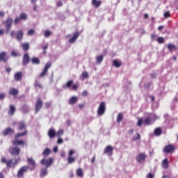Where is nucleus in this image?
<instances>
[{"label":"nucleus","instance_id":"864d4df0","mask_svg":"<svg viewBox=\"0 0 178 178\" xmlns=\"http://www.w3.org/2000/svg\"><path fill=\"white\" fill-rule=\"evenodd\" d=\"M51 106H52V104L51 102L45 103V108H51Z\"/></svg>","mask_w":178,"mask_h":178},{"label":"nucleus","instance_id":"8fccbe9b","mask_svg":"<svg viewBox=\"0 0 178 178\" xmlns=\"http://www.w3.org/2000/svg\"><path fill=\"white\" fill-rule=\"evenodd\" d=\"M35 31L34 29H31L28 31V35H34Z\"/></svg>","mask_w":178,"mask_h":178},{"label":"nucleus","instance_id":"5fc2aeb1","mask_svg":"<svg viewBox=\"0 0 178 178\" xmlns=\"http://www.w3.org/2000/svg\"><path fill=\"white\" fill-rule=\"evenodd\" d=\"M35 86L38 87L39 88H42V86H41V83H40V82H35Z\"/></svg>","mask_w":178,"mask_h":178},{"label":"nucleus","instance_id":"e2e57ef3","mask_svg":"<svg viewBox=\"0 0 178 178\" xmlns=\"http://www.w3.org/2000/svg\"><path fill=\"white\" fill-rule=\"evenodd\" d=\"M147 177H149V178H154V175L152 173H149L147 175Z\"/></svg>","mask_w":178,"mask_h":178},{"label":"nucleus","instance_id":"c03bdc74","mask_svg":"<svg viewBox=\"0 0 178 178\" xmlns=\"http://www.w3.org/2000/svg\"><path fill=\"white\" fill-rule=\"evenodd\" d=\"M51 34H52V32H51V31H45L44 33V36L46 38H48V37H49V35H51Z\"/></svg>","mask_w":178,"mask_h":178},{"label":"nucleus","instance_id":"39448f33","mask_svg":"<svg viewBox=\"0 0 178 178\" xmlns=\"http://www.w3.org/2000/svg\"><path fill=\"white\" fill-rule=\"evenodd\" d=\"M146 158L147 154L145 153H140L136 156V159L138 163H141V162L145 161Z\"/></svg>","mask_w":178,"mask_h":178},{"label":"nucleus","instance_id":"a18cd8bd","mask_svg":"<svg viewBox=\"0 0 178 178\" xmlns=\"http://www.w3.org/2000/svg\"><path fill=\"white\" fill-rule=\"evenodd\" d=\"M157 42H159V44H163L165 42V39L162 37H159L157 38Z\"/></svg>","mask_w":178,"mask_h":178},{"label":"nucleus","instance_id":"37998d69","mask_svg":"<svg viewBox=\"0 0 178 178\" xmlns=\"http://www.w3.org/2000/svg\"><path fill=\"white\" fill-rule=\"evenodd\" d=\"M145 124H149L151 123V117H147L144 120Z\"/></svg>","mask_w":178,"mask_h":178},{"label":"nucleus","instance_id":"20e7f679","mask_svg":"<svg viewBox=\"0 0 178 178\" xmlns=\"http://www.w3.org/2000/svg\"><path fill=\"white\" fill-rule=\"evenodd\" d=\"M40 163L41 165H44L46 166V168H48L52 165V163H54V159L52 157L49 158V159H43L41 160Z\"/></svg>","mask_w":178,"mask_h":178},{"label":"nucleus","instance_id":"b1692460","mask_svg":"<svg viewBox=\"0 0 178 178\" xmlns=\"http://www.w3.org/2000/svg\"><path fill=\"white\" fill-rule=\"evenodd\" d=\"M21 111L23 113H27L30 112V107L26 104H24L21 107Z\"/></svg>","mask_w":178,"mask_h":178},{"label":"nucleus","instance_id":"3c124183","mask_svg":"<svg viewBox=\"0 0 178 178\" xmlns=\"http://www.w3.org/2000/svg\"><path fill=\"white\" fill-rule=\"evenodd\" d=\"M137 126H138L139 127H141V126H143V120L141 118H140L137 122Z\"/></svg>","mask_w":178,"mask_h":178},{"label":"nucleus","instance_id":"9b49d317","mask_svg":"<svg viewBox=\"0 0 178 178\" xmlns=\"http://www.w3.org/2000/svg\"><path fill=\"white\" fill-rule=\"evenodd\" d=\"M42 100L40 98L37 99L35 104V113L40 112V110L42 108Z\"/></svg>","mask_w":178,"mask_h":178},{"label":"nucleus","instance_id":"f704fd0d","mask_svg":"<svg viewBox=\"0 0 178 178\" xmlns=\"http://www.w3.org/2000/svg\"><path fill=\"white\" fill-rule=\"evenodd\" d=\"M76 176H78L79 177H83V176H84V174L83 173V169L81 168H79L78 170H76Z\"/></svg>","mask_w":178,"mask_h":178},{"label":"nucleus","instance_id":"bf43d9fd","mask_svg":"<svg viewBox=\"0 0 178 178\" xmlns=\"http://www.w3.org/2000/svg\"><path fill=\"white\" fill-rule=\"evenodd\" d=\"M88 94V92L86 90H85V91H83V92H82V95H83V97H87Z\"/></svg>","mask_w":178,"mask_h":178},{"label":"nucleus","instance_id":"2f4dec72","mask_svg":"<svg viewBox=\"0 0 178 178\" xmlns=\"http://www.w3.org/2000/svg\"><path fill=\"white\" fill-rule=\"evenodd\" d=\"M48 175V170L47 168H42L41 172H40V176L42 177H44V176H47Z\"/></svg>","mask_w":178,"mask_h":178},{"label":"nucleus","instance_id":"4be33fe9","mask_svg":"<svg viewBox=\"0 0 178 178\" xmlns=\"http://www.w3.org/2000/svg\"><path fill=\"white\" fill-rule=\"evenodd\" d=\"M24 33L22 30H19L17 32V40L18 41H22L23 40V35H24Z\"/></svg>","mask_w":178,"mask_h":178},{"label":"nucleus","instance_id":"4c0bfd02","mask_svg":"<svg viewBox=\"0 0 178 178\" xmlns=\"http://www.w3.org/2000/svg\"><path fill=\"white\" fill-rule=\"evenodd\" d=\"M123 120V114L122 113H119L117 117V122L118 123H120Z\"/></svg>","mask_w":178,"mask_h":178},{"label":"nucleus","instance_id":"49530a36","mask_svg":"<svg viewBox=\"0 0 178 178\" xmlns=\"http://www.w3.org/2000/svg\"><path fill=\"white\" fill-rule=\"evenodd\" d=\"M63 133H64L63 129L58 130V131L57 132V136L58 137V138H60V136H63Z\"/></svg>","mask_w":178,"mask_h":178},{"label":"nucleus","instance_id":"c85d7f7f","mask_svg":"<svg viewBox=\"0 0 178 178\" xmlns=\"http://www.w3.org/2000/svg\"><path fill=\"white\" fill-rule=\"evenodd\" d=\"M162 167L164 168V169H168L169 168V161H168V159H165L163 161Z\"/></svg>","mask_w":178,"mask_h":178},{"label":"nucleus","instance_id":"6ab92c4d","mask_svg":"<svg viewBox=\"0 0 178 178\" xmlns=\"http://www.w3.org/2000/svg\"><path fill=\"white\" fill-rule=\"evenodd\" d=\"M16 112V107L14 105H10V109L8 111V115L10 116H13Z\"/></svg>","mask_w":178,"mask_h":178},{"label":"nucleus","instance_id":"412c9836","mask_svg":"<svg viewBox=\"0 0 178 178\" xmlns=\"http://www.w3.org/2000/svg\"><path fill=\"white\" fill-rule=\"evenodd\" d=\"M167 48L170 52H173L177 49V47H176V45L170 43L167 45Z\"/></svg>","mask_w":178,"mask_h":178},{"label":"nucleus","instance_id":"aec40b11","mask_svg":"<svg viewBox=\"0 0 178 178\" xmlns=\"http://www.w3.org/2000/svg\"><path fill=\"white\" fill-rule=\"evenodd\" d=\"M79 35H80V33L79 32L75 33L74 34L73 37L69 40V42H70L71 44L74 43L76 40H77V38H79Z\"/></svg>","mask_w":178,"mask_h":178},{"label":"nucleus","instance_id":"de8ad7c7","mask_svg":"<svg viewBox=\"0 0 178 178\" xmlns=\"http://www.w3.org/2000/svg\"><path fill=\"white\" fill-rule=\"evenodd\" d=\"M22 18L20 17H16L14 21V23L15 24H17L18 23H20V22H22Z\"/></svg>","mask_w":178,"mask_h":178},{"label":"nucleus","instance_id":"4468645a","mask_svg":"<svg viewBox=\"0 0 178 178\" xmlns=\"http://www.w3.org/2000/svg\"><path fill=\"white\" fill-rule=\"evenodd\" d=\"M14 133H15V129L10 127H8L2 131L3 136H10V134H13Z\"/></svg>","mask_w":178,"mask_h":178},{"label":"nucleus","instance_id":"f8f14e48","mask_svg":"<svg viewBox=\"0 0 178 178\" xmlns=\"http://www.w3.org/2000/svg\"><path fill=\"white\" fill-rule=\"evenodd\" d=\"M51 65L52 64L51 63V62H47L46 63L43 72L40 74V77H44L47 74V73H48V69H49V67H51Z\"/></svg>","mask_w":178,"mask_h":178},{"label":"nucleus","instance_id":"338daca9","mask_svg":"<svg viewBox=\"0 0 178 178\" xmlns=\"http://www.w3.org/2000/svg\"><path fill=\"white\" fill-rule=\"evenodd\" d=\"M128 133H129V134H133V133H134V130H133V129H130V130H129L128 131Z\"/></svg>","mask_w":178,"mask_h":178},{"label":"nucleus","instance_id":"4d7b16f0","mask_svg":"<svg viewBox=\"0 0 178 178\" xmlns=\"http://www.w3.org/2000/svg\"><path fill=\"white\" fill-rule=\"evenodd\" d=\"M57 143L58 144H63V139L59 138Z\"/></svg>","mask_w":178,"mask_h":178},{"label":"nucleus","instance_id":"ddd939ff","mask_svg":"<svg viewBox=\"0 0 178 178\" xmlns=\"http://www.w3.org/2000/svg\"><path fill=\"white\" fill-rule=\"evenodd\" d=\"M104 154H107L108 156H112L113 155V147L111 145L107 146L104 150Z\"/></svg>","mask_w":178,"mask_h":178},{"label":"nucleus","instance_id":"a878e982","mask_svg":"<svg viewBox=\"0 0 178 178\" xmlns=\"http://www.w3.org/2000/svg\"><path fill=\"white\" fill-rule=\"evenodd\" d=\"M48 136L50 138H54L55 136H56V132L55 131V129H51L48 131Z\"/></svg>","mask_w":178,"mask_h":178},{"label":"nucleus","instance_id":"ea45409f","mask_svg":"<svg viewBox=\"0 0 178 178\" xmlns=\"http://www.w3.org/2000/svg\"><path fill=\"white\" fill-rule=\"evenodd\" d=\"M49 154H51V150L48 148H46L42 152V155H44L45 156H48Z\"/></svg>","mask_w":178,"mask_h":178},{"label":"nucleus","instance_id":"f03ea898","mask_svg":"<svg viewBox=\"0 0 178 178\" xmlns=\"http://www.w3.org/2000/svg\"><path fill=\"white\" fill-rule=\"evenodd\" d=\"M105 111H106V104L104 102H101L97 109L98 116H102V115H104Z\"/></svg>","mask_w":178,"mask_h":178},{"label":"nucleus","instance_id":"cd10ccee","mask_svg":"<svg viewBox=\"0 0 178 178\" xmlns=\"http://www.w3.org/2000/svg\"><path fill=\"white\" fill-rule=\"evenodd\" d=\"M113 66L115 67H120L122 66V63L118 60H113Z\"/></svg>","mask_w":178,"mask_h":178},{"label":"nucleus","instance_id":"58836bf2","mask_svg":"<svg viewBox=\"0 0 178 178\" xmlns=\"http://www.w3.org/2000/svg\"><path fill=\"white\" fill-rule=\"evenodd\" d=\"M97 63H101L104 60V56L100 55L96 57Z\"/></svg>","mask_w":178,"mask_h":178},{"label":"nucleus","instance_id":"72a5a7b5","mask_svg":"<svg viewBox=\"0 0 178 178\" xmlns=\"http://www.w3.org/2000/svg\"><path fill=\"white\" fill-rule=\"evenodd\" d=\"M31 62L33 65H40V58H38L37 57H33L31 59Z\"/></svg>","mask_w":178,"mask_h":178},{"label":"nucleus","instance_id":"bb28decb","mask_svg":"<svg viewBox=\"0 0 178 178\" xmlns=\"http://www.w3.org/2000/svg\"><path fill=\"white\" fill-rule=\"evenodd\" d=\"M101 1H97V0H92V4L95 8H99L101 6Z\"/></svg>","mask_w":178,"mask_h":178},{"label":"nucleus","instance_id":"13d9d810","mask_svg":"<svg viewBox=\"0 0 178 178\" xmlns=\"http://www.w3.org/2000/svg\"><path fill=\"white\" fill-rule=\"evenodd\" d=\"M152 79H156V73L151 74Z\"/></svg>","mask_w":178,"mask_h":178},{"label":"nucleus","instance_id":"c9c22d12","mask_svg":"<svg viewBox=\"0 0 178 178\" xmlns=\"http://www.w3.org/2000/svg\"><path fill=\"white\" fill-rule=\"evenodd\" d=\"M26 134H27V131H25L24 132H22L19 134H17L15 136V140H17V138H19V137H23V136H26Z\"/></svg>","mask_w":178,"mask_h":178},{"label":"nucleus","instance_id":"423d86ee","mask_svg":"<svg viewBox=\"0 0 178 178\" xmlns=\"http://www.w3.org/2000/svg\"><path fill=\"white\" fill-rule=\"evenodd\" d=\"M73 154H74V151L72 149L70 150L67 158V162L69 164L74 163V162H76V158L72 157Z\"/></svg>","mask_w":178,"mask_h":178},{"label":"nucleus","instance_id":"1a4fd4ad","mask_svg":"<svg viewBox=\"0 0 178 178\" xmlns=\"http://www.w3.org/2000/svg\"><path fill=\"white\" fill-rule=\"evenodd\" d=\"M9 60V57H8V53L6 51H2L0 53V62H4L6 63Z\"/></svg>","mask_w":178,"mask_h":178},{"label":"nucleus","instance_id":"7c9ffc66","mask_svg":"<svg viewBox=\"0 0 178 178\" xmlns=\"http://www.w3.org/2000/svg\"><path fill=\"white\" fill-rule=\"evenodd\" d=\"M73 86V80L68 81L66 84L63 86V88H69Z\"/></svg>","mask_w":178,"mask_h":178},{"label":"nucleus","instance_id":"f3484780","mask_svg":"<svg viewBox=\"0 0 178 178\" xmlns=\"http://www.w3.org/2000/svg\"><path fill=\"white\" fill-rule=\"evenodd\" d=\"M29 62H30V56H29V54H25L23 57V66H27V65H29Z\"/></svg>","mask_w":178,"mask_h":178},{"label":"nucleus","instance_id":"680f3d73","mask_svg":"<svg viewBox=\"0 0 178 178\" xmlns=\"http://www.w3.org/2000/svg\"><path fill=\"white\" fill-rule=\"evenodd\" d=\"M78 88H79V86H78V85H74V86H72V90H77Z\"/></svg>","mask_w":178,"mask_h":178},{"label":"nucleus","instance_id":"393cba45","mask_svg":"<svg viewBox=\"0 0 178 178\" xmlns=\"http://www.w3.org/2000/svg\"><path fill=\"white\" fill-rule=\"evenodd\" d=\"M77 101H79V98L76 96H73L72 97H71L69 100V104L70 105H74V104H76V102H77Z\"/></svg>","mask_w":178,"mask_h":178},{"label":"nucleus","instance_id":"9d476101","mask_svg":"<svg viewBox=\"0 0 178 178\" xmlns=\"http://www.w3.org/2000/svg\"><path fill=\"white\" fill-rule=\"evenodd\" d=\"M173 151H175V146L168 145L164 147L163 152H165V154H172Z\"/></svg>","mask_w":178,"mask_h":178},{"label":"nucleus","instance_id":"a211bd4d","mask_svg":"<svg viewBox=\"0 0 178 178\" xmlns=\"http://www.w3.org/2000/svg\"><path fill=\"white\" fill-rule=\"evenodd\" d=\"M13 145H25L26 147H27V143L24 140H15L13 141Z\"/></svg>","mask_w":178,"mask_h":178},{"label":"nucleus","instance_id":"6e6d98bb","mask_svg":"<svg viewBox=\"0 0 178 178\" xmlns=\"http://www.w3.org/2000/svg\"><path fill=\"white\" fill-rule=\"evenodd\" d=\"M5 99V94L4 93H1L0 94V101H3V99Z\"/></svg>","mask_w":178,"mask_h":178},{"label":"nucleus","instance_id":"0eeeda50","mask_svg":"<svg viewBox=\"0 0 178 178\" xmlns=\"http://www.w3.org/2000/svg\"><path fill=\"white\" fill-rule=\"evenodd\" d=\"M9 152H10V154L14 155V156L19 155L20 154V147H10L9 148Z\"/></svg>","mask_w":178,"mask_h":178},{"label":"nucleus","instance_id":"6e6552de","mask_svg":"<svg viewBox=\"0 0 178 178\" xmlns=\"http://www.w3.org/2000/svg\"><path fill=\"white\" fill-rule=\"evenodd\" d=\"M27 170H29V166L25 165V166L22 167L17 172V177H23V175H24V173H26V172H27Z\"/></svg>","mask_w":178,"mask_h":178},{"label":"nucleus","instance_id":"c756f323","mask_svg":"<svg viewBox=\"0 0 178 178\" xmlns=\"http://www.w3.org/2000/svg\"><path fill=\"white\" fill-rule=\"evenodd\" d=\"M26 127H27V125H26V123L24 122V121L19 122V130H24Z\"/></svg>","mask_w":178,"mask_h":178},{"label":"nucleus","instance_id":"a19ab883","mask_svg":"<svg viewBox=\"0 0 178 178\" xmlns=\"http://www.w3.org/2000/svg\"><path fill=\"white\" fill-rule=\"evenodd\" d=\"M19 17L21 18V20H27V14L26 13H22L19 15Z\"/></svg>","mask_w":178,"mask_h":178},{"label":"nucleus","instance_id":"e433bc0d","mask_svg":"<svg viewBox=\"0 0 178 178\" xmlns=\"http://www.w3.org/2000/svg\"><path fill=\"white\" fill-rule=\"evenodd\" d=\"M22 48L25 51H29V49L30 48V44L29 43H23Z\"/></svg>","mask_w":178,"mask_h":178},{"label":"nucleus","instance_id":"473e14b6","mask_svg":"<svg viewBox=\"0 0 178 178\" xmlns=\"http://www.w3.org/2000/svg\"><path fill=\"white\" fill-rule=\"evenodd\" d=\"M154 136H156L158 137L162 134V129L161 128H156L154 130Z\"/></svg>","mask_w":178,"mask_h":178},{"label":"nucleus","instance_id":"5701e85b","mask_svg":"<svg viewBox=\"0 0 178 178\" xmlns=\"http://www.w3.org/2000/svg\"><path fill=\"white\" fill-rule=\"evenodd\" d=\"M23 76V74L22 72H17L14 75V79L16 81H20L22 80V77Z\"/></svg>","mask_w":178,"mask_h":178},{"label":"nucleus","instance_id":"774afa93","mask_svg":"<svg viewBox=\"0 0 178 178\" xmlns=\"http://www.w3.org/2000/svg\"><path fill=\"white\" fill-rule=\"evenodd\" d=\"M11 55H13V56H17V54L15 53V51H12Z\"/></svg>","mask_w":178,"mask_h":178},{"label":"nucleus","instance_id":"69168bd1","mask_svg":"<svg viewBox=\"0 0 178 178\" xmlns=\"http://www.w3.org/2000/svg\"><path fill=\"white\" fill-rule=\"evenodd\" d=\"M53 151L54 152H56V153L58 152V147L57 146L54 147Z\"/></svg>","mask_w":178,"mask_h":178},{"label":"nucleus","instance_id":"79ce46f5","mask_svg":"<svg viewBox=\"0 0 178 178\" xmlns=\"http://www.w3.org/2000/svg\"><path fill=\"white\" fill-rule=\"evenodd\" d=\"M140 138H141V136L140 135V134H136L133 137L134 141H137V140H140Z\"/></svg>","mask_w":178,"mask_h":178},{"label":"nucleus","instance_id":"dca6fc26","mask_svg":"<svg viewBox=\"0 0 178 178\" xmlns=\"http://www.w3.org/2000/svg\"><path fill=\"white\" fill-rule=\"evenodd\" d=\"M26 162L32 167L31 170L35 169V161L33 158H28Z\"/></svg>","mask_w":178,"mask_h":178},{"label":"nucleus","instance_id":"052dcab7","mask_svg":"<svg viewBox=\"0 0 178 178\" xmlns=\"http://www.w3.org/2000/svg\"><path fill=\"white\" fill-rule=\"evenodd\" d=\"M15 35H16V32H15V31H12L10 33L11 37H15Z\"/></svg>","mask_w":178,"mask_h":178},{"label":"nucleus","instance_id":"f257e3e1","mask_svg":"<svg viewBox=\"0 0 178 178\" xmlns=\"http://www.w3.org/2000/svg\"><path fill=\"white\" fill-rule=\"evenodd\" d=\"M20 161V159H11L10 161H6V159L5 157H3L1 159L2 163H6L8 166V168H15L16 163H17Z\"/></svg>","mask_w":178,"mask_h":178},{"label":"nucleus","instance_id":"2eb2a0df","mask_svg":"<svg viewBox=\"0 0 178 178\" xmlns=\"http://www.w3.org/2000/svg\"><path fill=\"white\" fill-rule=\"evenodd\" d=\"M9 95H13L14 98H16L17 95H19V90L15 88H10L8 91Z\"/></svg>","mask_w":178,"mask_h":178},{"label":"nucleus","instance_id":"09e8293b","mask_svg":"<svg viewBox=\"0 0 178 178\" xmlns=\"http://www.w3.org/2000/svg\"><path fill=\"white\" fill-rule=\"evenodd\" d=\"M81 77H83V79H88V72H87L86 71L83 72L82 73V75L81 76Z\"/></svg>","mask_w":178,"mask_h":178},{"label":"nucleus","instance_id":"0e129e2a","mask_svg":"<svg viewBox=\"0 0 178 178\" xmlns=\"http://www.w3.org/2000/svg\"><path fill=\"white\" fill-rule=\"evenodd\" d=\"M4 33H5V31H3V29H0V36L3 35Z\"/></svg>","mask_w":178,"mask_h":178},{"label":"nucleus","instance_id":"603ef678","mask_svg":"<svg viewBox=\"0 0 178 178\" xmlns=\"http://www.w3.org/2000/svg\"><path fill=\"white\" fill-rule=\"evenodd\" d=\"M164 17L166 19H168V17H170V13L169 11L164 13Z\"/></svg>","mask_w":178,"mask_h":178},{"label":"nucleus","instance_id":"7ed1b4c3","mask_svg":"<svg viewBox=\"0 0 178 178\" xmlns=\"http://www.w3.org/2000/svg\"><path fill=\"white\" fill-rule=\"evenodd\" d=\"M12 23H13V19L8 17L6 21L4 22L6 26V33H9L10 29H12Z\"/></svg>","mask_w":178,"mask_h":178}]
</instances>
